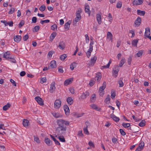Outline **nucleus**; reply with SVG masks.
<instances>
[{
	"instance_id": "f257e3e1",
	"label": "nucleus",
	"mask_w": 151,
	"mask_h": 151,
	"mask_svg": "<svg viewBox=\"0 0 151 151\" xmlns=\"http://www.w3.org/2000/svg\"><path fill=\"white\" fill-rule=\"evenodd\" d=\"M67 129V128L57 127L55 130L56 134L55 137H57V136H64L65 135Z\"/></svg>"
},
{
	"instance_id": "f03ea898",
	"label": "nucleus",
	"mask_w": 151,
	"mask_h": 151,
	"mask_svg": "<svg viewBox=\"0 0 151 151\" xmlns=\"http://www.w3.org/2000/svg\"><path fill=\"white\" fill-rule=\"evenodd\" d=\"M56 122L58 126V127L67 128L66 126H68L70 124L69 121L64 120L63 119H60L57 120Z\"/></svg>"
},
{
	"instance_id": "7ed1b4c3",
	"label": "nucleus",
	"mask_w": 151,
	"mask_h": 151,
	"mask_svg": "<svg viewBox=\"0 0 151 151\" xmlns=\"http://www.w3.org/2000/svg\"><path fill=\"white\" fill-rule=\"evenodd\" d=\"M106 83L105 81H104L103 83L102 86L100 87L99 92V95L100 96L102 97L104 94V90L106 88Z\"/></svg>"
},
{
	"instance_id": "20e7f679",
	"label": "nucleus",
	"mask_w": 151,
	"mask_h": 151,
	"mask_svg": "<svg viewBox=\"0 0 151 151\" xmlns=\"http://www.w3.org/2000/svg\"><path fill=\"white\" fill-rule=\"evenodd\" d=\"M119 70V68L118 65H116L113 68L112 75L115 78L117 77V74Z\"/></svg>"
},
{
	"instance_id": "39448f33",
	"label": "nucleus",
	"mask_w": 151,
	"mask_h": 151,
	"mask_svg": "<svg viewBox=\"0 0 151 151\" xmlns=\"http://www.w3.org/2000/svg\"><path fill=\"white\" fill-rule=\"evenodd\" d=\"M97 59V57H92L89 61L88 65L89 66H93Z\"/></svg>"
},
{
	"instance_id": "423d86ee",
	"label": "nucleus",
	"mask_w": 151,
	"mask_h": 151,
	"mask_svg": "<svg viewBox=\"0 0 151 151\" xmlns=\"http://www.w3.org/2000/svg\"><path fill=\"white\" fill-rule=\"evenodd\" d=\"M35 99L40 105L42 106L44 105L43 101L40 97L38 96L35 97Z\"/></svg>"
},
{
	"instance_id": "0eeeda50",
	"label": "nucleus",
	"mask_w": 151,
	"mask_h": 151,
	"mask_svg": "<svg viewBox=\"0 0 151 151\" xmlns=\"http://www.w3.org/2000/svg\"><path fill=\"white\" fill-rule=\"evenodd\" d=\"M144 145V143L143 142H141L139 144L138 147L136 149L135 151H141L143 149Z\"/></svg>"
},
{
	"instance_id": "6e6552de",
	"label": "nucleus",
	"mask_w": 151,
	"mask_h": 151,
	"mask_svg": "<svg viewBox=\"0 0 151 151\" xmlns=\"http://www.w3.org/2000/svg\"><path fill=\"white\" fill-rule=\"evenodd\" d=\"M55 82H52L50 85V92L51 93H53L55 91Z\"/></svg>"
},
{
	"instance_id": "1a4fd4ad",
	"label": "nucleus",
	"mask_w": 151,
	"mask_h": 151,
	"mask_svg": "<svg viewBox=\"0 0 151 151\" xmlns=\"http://www.w3.org/2000/svg\"><path fill=\"white\" fill-rule=\"evenodd\" d=\"M61 102L60 100H56L54 103V106L55 107L59 108L61 106Z\"/></svg>"
},
{
	"instance_id": "9d476101",
	"label": "nucleus",
	"mask_w": 151,
	"mask_h": 151,
	"mask_svg": "<svg viewBox=\"0 0 151 151\" xmlns=\"http://www.w3.org/2000/svg\"><path fill=\"white\" fill-rule=\"evenodd\" d=\"M73 80V78H68L64 82L65 86H67L68 85L71 83Z\"/></svg>"
},
{
	"instance_id": "9b49d317",
	"label": "nucleus",
	"mask_w": 151,
	"mask_h": 151,
	"mask_svg": "<svg viewBox=\"0 0 151 151\" xmlns=\"http://www.w3.org/2000/svg\"><path fill=\"white\" fill-rule=\"evenodd\" d=\"M143 1V0H134L133 2V4L134 5H140L142 4Z\"/></svg>"
},
{
	"instance_id": "f8f14e48",
	"label": "nucleus",
	"mask_w": 151,
	"mask_h": 151,
	"mask_svg": "<svg viewBox=\"0 0 151 151\" xmlns=\"http://www.w3.org/2000/svg\"><path fill=\"white\" fill-rule=\"evenodd\" d=\"M114 111L112 112V114H110V117L111 118H112L114 121H115L116 122H118L119 120V117L115 116L113 114Z\"/></svg>"
},
{
	"instance_id": "ddd939ff",
	"label": "nucleus",
	"mask_w": 151,
	"mask_h": 151,
	"mask_svg": "<svg viewBox=\"0 0 151 151\" xmlns=\"http://www.w3.org/2000/svg\"><path fill=\"white\" fill-rule=\"evenodd\" d=\"M58 47L61 50L64 49L65 47V44L64 42L63 41L60 42L59 43Z\"/></svg>"
},
{
	"instance_id": "4468645a",
	"label": "nucleus",
	"mask_w": 151,
	"mask_h": 151,
	"mask_svg": "<svg viewBox=\"0 0 151 151\" xmlns=\"http://www.w3.org/2000/svg\"><path fill=\"white\" fill-rule=\"evenodd\" d=\"M141 18L139 17H138L136 19L134 22V24L136 25L135 26H139L141 23Z\"/></svg>"
},
{
	"instance_id": "2eb2a0df",
	"label": "nucleus",
	"mask_w": 151,
	"mask_h": 151,
	"mask_svg": "<svg viewBox=\"0 0 151 151\" xmlns=\"http://www.w3.org/2000/svg\"><path fill=\"white\" fill-rule=\"evenodd\" d=\"M56 61L53 60L51 61L50 65L49 66V67L50 68H53L56 67Z\"/></svg>"
},
{
	"instance_id": "dca6fc26",
	"label": "nucleus",
	"mask_w": 151,
	"mask_h": 151,
	"mask_svg": "<svg viewBox=\"0 0 151 151\" xmlns=\"http://www.w3.org/2000/svg\"><path fill=\"white\" fill-rule=\"evenodd\" d=\"M145 36L146 37H148L150 34V29L149 27H147L145 28Z\"/></svg>"
},
{
	"instance_id": "f3484780",
	"label": "nucleus",
	"mask_w": 151,
	"mask_h": 151,
	"mask_svg": "<svg viewBox=\"0 0 151 151\" xmlns=\"http://www.w3.org/2000/svg\"><path fill=\"white\" fill-rule=\"evenodd\" d=\"M101 73L100 72H99L97 74H96L95 77V81L96 80L99 83V81L101 80Z\"/></svg>"
},
{
	"instance_id": "a211bd4d",
	"label": "nucleus",
	"mask_w": 151,
	"mask_h": 151,
	"mask_svg": "<svg viewBox=\"0 0 151 151\" xmlns=\"http://www.w3.org/2000/svg\"><path fill=\"white\" fill-rule=\"evenodd\" d=\"M64 109L67 115L69 114L70 110L68 106L67 105H66L64 106Z\"/></svg>"
},
{
	"instance_id": "6ab92c4d",
	"label": "nucleus",
	"mask_w": 151,
	"mask_h": 151,
	"mask_svg": "<svg viewBox=\"0 0 151 151\" xmlns=\"http://www.w3.org/2000/svg\"><path fill=\"white\" fill-rule=\"evenodd\" d=\"M82 12V10L81 8H79L76 13V17L78 18H81V13Z\"/></svg>"
},
{
	"instance_id": "aec40b11",
	"label": "nucleus",
	"mask_w": 151,
	"mask_h": 151,
	"mask_svg": "<svg viewBox=\"0 0 151 151\" xmlns=\"http://www.w3.org/2000/svg\"><path fill=\"white\" fill-rule=\"evenodd\" d=\"M85 11L86 13L88 14L89 16L90 15L91 12L89 10V6L88 5H85Z\"/></svg>"
},
{
	"instance_id": "412c9836",
	"label": "nucleus",
	"mask_w": 151,
	"mask_h": 151,
	"mask_svg": "<svg viewBox=\"0 0 151 151\" xmlns=\"http://www.w3.org/2000/svg\"><path fill=\"white\" fill-rule=\"evenodd\" d=\"M14 39L15 41L18 42L21 40V37L20 35L15 36L14 37Z\"/></svg>"
},
{
	"instance_id": "4be33fe9",
	"label": "nucleus",
	"mask_w": 151,
	"mask_h": 151,
	"mask_svg": "<svg viewBox=\"0 0 151 151\" xmlns=\"http://www.w3.org/2000/svg\"><path fill=\"white\" fill-rule=\"evenodd\" d=\"M89 95V93L88 92L86 91L84 93H83L81 96V98L84 99H86L87 96H88Z\"/></svg>"
},
{
	"instance_id": "5701e85b",
	"label": "nucleus",
	"mask_w": 151,
	"mask_h": 151,
	"mask_svg": "<svg viewBox=\"0 0 151 151\" xmlns=\"http://www.w3.org/2000/svg\"><path fill=\"white\" fill-rule=\"evenodd\" d=\"M96 17L98 23L99 24H100L101 23V15L100 14H96Z\"/></svg>"
},
{
	"instance_id": "b1692460",
	"label": "nucleus",
	"mask_w": 151,
	"mask_h": 151,
	"mask_svg": "<svg viewBox=\"0 0 151 151\" xmlns=\"http://www.w3.org/2000/svg\"><path fill=\"white\" fill-rule=\"evenodd\" d=\"M45 142L49 146H50L52 144V141L48 138H45Z\"/></svg>"
},
{
	"instance_id": "393cba45",
	"label": "nucleus",
	"mask_w": 151,
	"mask_h": 151,
	"mask_svg": "<svg viewBox=\"0 0 151 151\" xmlns=\"http://www.w3.org/2000/svg\"><path fill=\"white\" fill-rule=\"evenodd\" d=\"M90 107L92 109H95L97 111H100L101 110V109L98 108L96 105L93 104L90 105Z\"/></svg>"
},
{
	"instance_id": "a878e982",
	"label": "nucleus",
	"mask_w": 151,
	"mask_h": 151,
	"mask_svg": "<svg viewBox=\"0 0 151 151\" xmlns=\"http://www.w3.org/2000/svg\"><path fill=\"white\" fill-rule=\"evenodd\" d=\"M107 38L111 40V42H112V35L111 32H107Z\"/></svg>"
},
{
	"instance_id": "bb28decb",
	"label": "nucleus",
	"mask_w": 151,
	"mask_h": 151,
	"mask_svg": "<svg viewBox=\"0 0 151 151\" xmlns=\"http://www.w3.org/2000/svg\"><path fill=\"white\" fill-rule=\"evenodd\" d=\"M137 14L138 15L140 16H144L145 14V12L144 11H141L140 10L138 9L137 10Z\"/></svg>"
},
{
	"instance_id": "cd10ccee",
	"label": "nucleus",
	"mask_w": 151,
	"mask_h": 151,
	"mask_svg": "<svg viewBox=\"0 0 151 151\" xmlns=\"http://www.w3.org/2000/svg\"><path fill=\"white\" fill-rule=\"evenodd\" d=\"M50 136L53 140L55 142V144L58 145H60V142L56 139V138L54 137L51 134L50 135Z\"/></svg>"
},
{
	"instance_id": "c85d7f7f",
	"label": "nucleus",
	"mask_w": 151,
	"mask_h": 151,
	"mask_svg": "<svg viewBox=\"0 0 151 151\" xmlns=\"http://www.w3.org/2000/svg\"><path fill=\"white\" fill-rule=\"evenodd\" d=\"M111 63V59L110 60L108 63L106 65H104L103 66H102L101 67V69H103L104 68H109V67L110 65V64Z\"/></svg>"
},
{
	"instance_id": "c756f323",
	"label": "nucleus",
	"mask_w": 151,
	"mask_h": 151,
	"mask_svg": "<svg viewBox=\"0 0 151 151\" xmlns=\"http://www.w3.org/2000/svg\"><path fill=\"white\" fill-rule=\"evenodd\" d=\"M66 101L70 105L72 104L73 102V101L71 97H68Z\"/></svg>"
},
{
	"instance_id": "7c9ffc66",
	"label": "nucleus",
	"mask_w": 151,
	"mask_h": 151,
	"mask_svg": "<svg viewBox=\"0 0 151 151\" xmlns=\"http://www.w3.org/2000/svg\"><path fill=\"white\" fill-rule=\"evenodd\" d=\"M77 64V63L75 62H73L72 63H71L70 66V70H73L74 69V68L76 67Z\"/></svg>"
},
{
	"instance_id": "2f4dec72",
	"label": "nucleus",
	"mask_w": 151,
	"mask_h": 151,
	"mask_svg": "<svg viewBox=\"0 0 151 151\" xmlns=\"http://www.w3.org/2000/svg\"><path fill=\"white\" fill-rule=\"evenodd\" d=\"M96 96L95 94H93L90 98V101L91 102H94L96 99Z\"/></svg>"
},
{
	"instance_id": "473e14b6",
	"label": "nucleus",
	"mask_w": 151,
	"mask_h": 151,
	"mask_svg": "<svg viewBox=\"0 0 151 151\" xmlns=\"http://www.w3.org/2000/svg\"><path fill=\"white\" fill-rule=\"evenodd\" d=\"M11 105L9 103L7 104L6 105L4 106L3 108V109L4 111L7 110L10 107Z\"/></svg>"
},
{
	"instance_id": "72a5a7b5",
	"label": "nucleus",
	"mask_w": 151,
	"mask_h": 151,
	"mask_svg": "<svg viewBox=\"0 0 151 151\" xmlns=\"http://www.w3.org/2000/svg\"><path fill=\"white\" fill-rule=\"evenodd\" d=\"M52 114L54 117L56 118L62 117V115L58 113H52Z\"/></svg>"
},
{
	"instance_id": "f704fd0d",
	"label": "nucleus",
	"mask_w": 151,
	"mask_h": 151,
	"mask_svg": "<svg viewBox=\"0 0 151 151\" xmlns=\"http://www.w3.org/2000/svg\"><path fill=\"white\" fill-rule=\"evenodd\" d=\"M29 122V121L26 119H24L23 121V124L24 127H26L28 126V124Z\"/></svg>"
},
{
	"instance_id": "c9c22d12",
	"label": "nucleus",
	"mask_w": 151,
	"mask_h": 151,
	"mask_svg": "<svg viewBox=\"0 0 151 151\" xmlns=\"http://www.w3.org/2000/svg\"><path fill=\"white\" fill-rule=\"evenodd\" d=\"M6 58V60H9L12 63H15L16 62V60L12 57H4Z\"/></svg>"
},
{
	"instance_id": "e433bc0d",
	"label": "nucleus",
	"mask_w": 151,
	"mask_h": 151,
	"mask_svg": "<svg viewBox=\"0 0 151 151\" xmlns=\"http://www.w3.org/2000/svg\"><path fill=\"white\" fill-rule=\"evenodd\" d=\"M144 51L143 50H140L138 51V52L136 54L137 57H140L142 56L143 53H144Z\"/></svg>"
},
{
	"instance_id": "4c0bfd02",
	"label": "nucleus",
	"mask_w": 151,
	"mask_h": 151,
	"mask_svg": "<svg viewBox=\"0 0 151 151\" xmlns=\"http://www.w3.org/2000/svg\"><path fill=\"white\" fill-rule=\"evenodd\" d=\"M125 62V59L124 58L122 59L120 61V62L119 63V66L120 67H122V65Z\"/></svg>"
},
{
	"instance_id": "58836bf2",
	"label": "nucleus",
	"mask_w": 151,
	"mask_h": 151,
	"mask_svg": "<svg viewBox=\"0 0 151 151\" xmlns=\"http://www.w3.org/2000/svg\"><path fill=\"white\" fill-rule=\"evenodd\" d=\"M138 42V40H134L132 41V44L134 46H137V44Z\"/></svg>"
},
{
	"instance_id": "ea45409f",
	"label": "nucleus",
	"mask_w": 151,
	"mask_h": 151,
	"mask_svg": "<svg viewBox=\"0 0 151 151\" xmlns=\"http://www.w3.org/2000/svg\"><path fill=\"white\" fill-rule=\"evenodd\" d=\"M111 97L112 99H113L116 96L115 92L113 90H111Z\"/></svg>"
},
{
	"instance_id": "a19ab883",
	"label": "nucleus",
	"mask_w": 151,
	"mask_h": 151,
	"mask_svg": "<svg viewBox=\"0 0 151 151\" xmlns=\"http://www.w3.org/2000/svg\"><path fill=\"white\" fill-rule=\"evenodd\" d=\"M58 136V138H59L60 140L63 142H65V139L64 138V136Z\"/></svg>"
},
{
	"instance_id": "79ce46f5",
	"label": "nucleus",
	"mask_w": 151,
	"mask_h": 151,
	"mask_svg": "<svg viewBox=\"0 0 151 151\" xmlns=\"http://www.w3.org/2000/svg\"><path fill=\"white\" fill-rule=\"evenodd\" d=\"M95 83V81L93 79H91L89 82V85L90 86H92Z\"/></svg>"
},
{
	"instance_id": "37998d69",
	"label": "nucleus",
	"mask_w": 151,
	"mask_h": 151,
	"mask_svg": "<svg viewBox=\"0 0 151 151\" xmlns=\"http://www.w3.org/2000/svg\"><path fill=\"white\" fill-rule=\"evenodd\" d=\"M40 28V27L39 26H36L34 28L33 31L34 32H36L39 30Z\"/></svg>"
},
{
	"instance_id": "c03bdc74",
	"label": "nucleus",
	"mask_w": 151,
	"mask_h": 151,
	"mask_svg": "<svg viewBox=\"0 0 151 151\" xmlns=\"http://www.w3.org/2000/svg\"><path fill=\"white\" fill-rule=\"evenodd\" d=\"M110 96L109 94H108L107 95L106 98L105 99L104 102L106 103H108V102L110 101Z\"/></svg>"
},
{
	"instance_id": "a18cd8bd",
	"label": "nucleus",
	"mask_w": 151,
	"mask_h": 151,
	"mask_svg": "<svg viewBox=\"0 0 151 151\" xmlns=\"http://www.w3.org/2000/svg\"><path fill=\"white\" fill-rule=\"evenodd\" d=\"M56 35V32H53L50 36V39L52 40H53L54 38L55 37Z\"/></svg>"
},
{
	"instance_id": "49530a36",
	"label": "nucleus",
	"mask_w": 151,
	"mask_h": 151,
	"mask_svg": "<svg viewBox=\"0 0 151 151\" xmlns=\"http://www.w3.org/2000/svg\"><path fill=\"white\" fill-rule=\"evenodd\" d=\"M122 125L123 126L124 128H128L130 126V123H123L122 124Z\"/></svg>"
},
{
	"instance_id": "de8ad7c7",
	"label": "nucleus",
	"mask_w": 151,
	"mask_h": 151,
	"mask_svg": "<svg viewBox=\"0 0 151 151\" xmlns=\"http://www.w3.org/2000/svg\"><path fill=\"white\" fill-rule=\"evenodd\" d=\"M70 26V24L68 22H67L65 24L64 27L65 29L68 30Z\"/></svg>"
},
{
	"instance_id": "09e8293b",
	"label": "nucleus",
	"mask_w": 151,
	"mask_h": 151,
	"mask_svg": "<svg viewBox=\"0 0 151 151\" xmlns=\"http://www.w3.org/2000/svg\"><path fill=\"white\" fill-rule=\"evenodd\" d=\"M46 9V7L45 5H42L39 8V10L41 11H45Z\"/></svg>"
},
{
	"instance_id": "8fccbe9b",
	"label": "nucleus",
	"mask_w": 151,
	"mask_h": 151,
	"mask_svg": "<svg viewBox=\"0 0 151 151\" xmlns=\"http://www.w3.org/2000/svg\"><path fill=\"white\" fill-rule=\"evenodd\" d=\"M57 26L56 24H54L51 27V29L53 30H57Z\"/></svg>"
},
{
	"instance_id": "3c124183",
	"label": "nucleus",
	"mask_w": 151,
	"mask_h": 151,
	"mask_svg": "<svg viewBox=\"0 0 151 151\" xmlns=\"http://www.w3.org/2000/svg\"><path fill=\"white\" fill-rule=\"evenodd\" d=\"M145 121L142 120L139 124V125L140 127H143L145 125Z\"/></svg>"
},
{
	"instance_id": "603ef678",
	"label": "nucleus",
	"mask_w": 151,
	"mask_h": 151,
	"mask_svg": "<svg viewBox=\"0 0 151 151\" xmlns=\"http://www.w3.org/2000/svg\"><path fill=\"white\" fill-rule=\"evenodd\" d=\"M24 22L23 20H22L18 24V27L19 28H21L24 24Z\"/></svg>"
},
{
	"instance_id": "864d4df0",
	"label": "nucleus",
	"mask_w": 151,
	"mask_h": 151,
	"mask_svg": "<svg viewBox=\"0 0 151 151\" xmlns=\"http://www.w3.org/2000/svg\"><path fill=\"white\" fill-rule=\"evenodd\" d=\"M49 22V20L47 19L45 20H41L40 22V23L42 24H43L44 23H47Z\"/></svg>"
},
{
	"instance_id": "5fc2aeb1",
	"label": "nucleus",
	"mask_w": 151,
	"mask_h": 151,
	"mask_svg": "<svg viewBox=\"0 0 151 151\" xmlns=\"http://www.w3.org/2000/svg\"><path fill=\"white\" fill-rule=\"evenodd\" d=\"M87 128V127H84L83 128V131L85 134H89V132Z\"/></svg>"
},
{
	"instance_id": "6e6d98bb",
	"label": "nucleus",
	"mask_w": 151,
	"mask_h": 151,
	"mask_svg": "<svg viewBox=\"0 0 151 151\" xmlns=\"http://www.w3.org/2000/svg\"><path fill=\"white\" fill-rule=\"evenodd\" d=\"M118 83L119 84L120 87H122L124 86V83L123 81L121 80H119L118 81Z\"/></svg>"
},
{
	"instance_id": "4d7b16f0",
	"label": "nucleus",
	"mask_w": 151,
	"mask_h": 151,
	"mask_svg": "<svg viewBox=\"0 0 151 151\" xmlns=\"http://www.w3.org/2000/svg\"><path fill=\"white\" fill-rule=\"evenodd\" d=\"M29 38V36L28 34L24 36L23 37V40L24 41H26Z\"/></svg>"
},
{
	"instance_id": "13d9d810",
	"label": "nucleus",
	"mask_w": 151,
	"mask_h": 151,
	"mask_svg": "<svg viewBox=\"0 0 151 151\" xmlns=\"http://www.w3.org/2000/svg\"><path fill=\"white\" fill-rule=\"evenodd\" d=\"M120 132L121 134L123 136H124L126 135V134L125 132L122 129H119Z\"/></svg>"
},
{
	"instance_id": "bf43d9fd",
	"label": "nucleus",
	"mask_w": 151,
	"mask_h": 151,
	"mask_svg": "<svg viewBox=\"0 0 151 151\" xmlns=\"http://www.w3.org/2000/svg\"><path fill=\"white\" fill-rule=\"evenodd\" d=\"M10 81L11 83L13 85L15 86H17V83L13 79H11L10 80Z\"/></svg>"
},
{
	"instance_id": "052dcab7",
	"label": "nucleus",
	"mask_w": 151,
	"mask_h": 151,
	"mask_svg": "<svg viewBox=\"0 0 151 151\" xmlns=\"http://www.w3.org/2000/svg\"><path fill=\"white\" fill-rule=\"evenodd\" d=\"M81 19L80 18H77V17H76L74 19V20H73V23L74 24H75L79 20H80Z\"/></svg>"
},
{
	"instance_id": "680f3d73",
	"label": "nucleus",
	"mask_w": 151,
	"mask_h": 151,
	"mask_svg": "<svg viewBox=\"0 0 151 151\" xmlns=\"http://www.w3.org/2000/svg\"><path fill=\"white\" fill-rule=\"evenodd\" d=\"M122 6V3L121 2H119L117 4L116 7L117 8H120Z\"/></svg>"
},
{
	"instance_id": "e2e57ef3",
	"label": "nucleus",
	"mask_w": 151,
	"mask_h": 151,
	"mask_svg": "<svg viewBox=\"0 0 151 151\" xmlns=\"http://www.w3.org/2000/svg\"><path fill=\"white\" fill-rule=\"evenodd\" d=\"M69 91L72 94H74L75 93V90L73 88H70L69 89Z\"/></svg>"
},
{
	"instance_id": "0e129e2a",
	"label": "nucleus",
	"mask_w": 151,
	"mask_h": 151,
	"mask_svg": "<svg viewBox=\"0 0 151 151\" xmlns=\"http://www.w3.org/2000/svg\"><path fill=\"white\" fill-rule=\"evenodd\" d=\"M14 8H11L10 11L9 12V14H12L14 11Z\"/></svg>"
},
{
	"instance_id": "69168bd1",
	"label": "nucleus",
	"mask_w": 151,
	"mask_h": 151,
	"mask_svg": "<svg viewBox=\"0 0 151 151\" xmlns=\"http://www.w3.org/2000/svg\"><path fill=\"white\" fill-rule=\"evenodd\" d=\"M88 145L90 147H94V145L92 141H89L88 143Z\"/></svg>"
},
{
	"instance_id": "338daca9",
	"label": "nucleus",
	"mask_w": 151,
	"mask_h": 151,
	"mask_svg": "<svg viewBox=\"0 0 151 151\" xmlns=\"http://www.w3.org/2000/svg\"><path fill=\"white\" fill-rule=\"evenodd\" d=\"M37 18L36 17H33L32 19V22L33 23H35L37 22Z\"/></svg>"
},
{
	"instance_id": "774afa93",
	"label": "nucleus",
	"mask_w": 151,
	"mask_h": 151,
	"mask_svg": "<svg viewBox=\"0 0 151 151\" xmlns=\"http://www.w3.org/2000/svg\"><path fill=\"white\" fill-rule=\"evenodd\" d=\"M9 55L10 52L9 51H7L4 54L3 57H8V56H9Z\"/></svg>"
}]
</instances>
